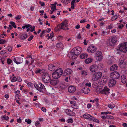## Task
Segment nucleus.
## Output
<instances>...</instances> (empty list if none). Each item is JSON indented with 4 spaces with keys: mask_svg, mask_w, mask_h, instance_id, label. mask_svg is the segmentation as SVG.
Masks as SVG:
<instances>
[{
    "mask_svg": "<svg viewBox=\"0 0 127 127\" xmlns=\"http://www.w3.org/2000/svg\"><path fill=\"white\" fill-rule=\"evenodd\" d=\"M65 112L69 116H73L75 115V113L70 109H66L65 110Z\"/></svg>",
    "mask_w": 127,
    "mask_h": 127,
    "instance_id": "nucleus-15",
    "label": "nucleus"
},
{
    "mask_svg": "<svg viewBox=\"0 0 127 127\" xmlns=\"http://www.w3.org/2000/svg\"><path fill=\"white\" fill-rule=\"evenodd\" d=\"M126 63L125 62L121 64H119L120 67L122 68H124L126 67Z\"/></svg>",
    "mask_w": 127,
    "mask_h": 127,
    "instance_id": "nucleus-29",
    "label": "nucleus"
},
{
    "mask_svg": "<svg viewBox=\"0 0 127 127\" xmlns=\"http://www.w3.org/2000/svg\"><path fill=\"white\" fill-rule=\"evenodd\" d=\"M63 72V71L62 69H58L52 73V76L54 79H58L61 76Z\"/></svg>",
    "mask_w": 127,
    "mask_h": 127,
    "instance_id": "nucleus-1",
    "label": "nucleus"
},
{
    "mask_svg": "<svg viewBox=\"0 0 127 127\" xmlns=\"http://www.w3.org/2000/svg\"><path fill=\"white\" fill-rule=\"evenodd\" d=\"M103 81L100 79V80H99V81L98 82V83L100 85H104V83H103Z\"/></svg>",
    "mask_w": 127,
    "mask_h": 127,
    "instance_id": "nucleus-41",
    "label": "nucleus"
},
{
    "mask_svg": "<svg viewBox=\"0 0 127 127\" xmlns=\"http://www.w3.org/2000/svg\"><path fill=\"white\" fill-rule=\"evenodd\" d=\"M19 38L21 40L25 39L28 37V35L25 33H20L19 35Z\"/></svg>",
    "mask_w": 127,
    "mask_h": 127,
    "instance_id": "nucleus-18",
    "label": "nucleus"
},
{
    "mask_svg": "<svg viewBox=\"0 0 127 127\" xmlns=\"http://www.w3.org/2000/svg\"><path fill=\"white\" fill-rule=\"evenodd\" d=\"M67 56L70 58L72 59H74L76 58L78 55L74 51L69 52Z\"/></svg>",
    "mask_w": 127,
    "mask_h": 127,
    "instance_id": "nucleus-10",
    "label": "nucleus"
},
{
    "mask_svg": "<svg viewBox=\"0 0 127 127\" xmlns=\"http://www.w3.org/2000/svg\"><path fill=\"white\" fill-rule=\"evenodd\" d=\"M71 106L72 108L74 109H77L79 108V107L77 106L76 104L74 105H72Z\"/></svg>",
    "mask_w": 127,
    "mask_h": 127,
    "instance_id": "nucleus-38",
    "label": "nucleus"
},
{
    "mask_svg": "<svg viewBox=\"0 0 127 127\" xmlns=\"http://www.w3.org/2000/svg\"><path fill=\"white\" fill-rule=\"evenodd\" d=\"M50 82L51 84L52 85L55 86L58 83V82L57 80H52L51 79Z\"/></svg>",
    "mask_w": 127,
    "mask_h": 127,
    "instance_id": "nucleus-25",
    "label": "nucleus"
},
{
    "mask_svg": "<svg viewBox=\"0 0 127 127\" xmlns=\"http://www.w3.org/2000/svg\"><path fill=\"white\" fill-rule=\"evenodd\" d=\"M21 18V15H18L17 16L15 17V19L16 20H20Z\"/></svg>",
    "mask_w": 127,
    "mask_h": 127,
    "instance_id": "nucleus-48",
    "label": "nucleus"
},
{
    "mask_svg": "<svg viewBox=\"0 0 127 127\" xmlns=\"http://www.w3.org/2000/svg\"><path fill=\"white\" fill-rule=\"evenodd\" d=\"M15 94L16 95H18L20 93V91L19 90H17L15 92Z\"/></svg>",
    "mask_w": 127,
    "mask_h": 127,
    "instance_id": "nucleus-62",
    "label": "nucleus"
},
{
    "mask_svg": "<svg viewBox=\"0 0 127 127\" xmlns=\"http://www.w3.org/2000/svg\"><path fill=\"white\" fill-rule=\"evenodd\" d=\"M98 67L96 65L94 64L91 66L90 69V71L92 72H95L97 69Z\"/></svg>",
    "mask_w": 127,
    "mask_h": 127,
    "instance_id": "nucleus-16",
    "label": "nucleus"
},
{
    "mask_svg": "<svg viewBox=\"0 0 127 127\" xmlns=\"http://www.w3.org/2000/svg\"><path fill=\"white\" fill-rule=\"evenodd\" d=\"M98 86V84L95 82H94L92 84V86L94 88H96Z\"/></svg>",
    "mask_w": 127,
    "mask_h": 127,
    "instance_id": "nucleus-33",
    "label": "nucleus"
},
{
    "mask_svg": "<svg viewBox=\"0 0 127 127\" xmlns=\"http://www.w3.org/2000/svg\"><path fill=\"white\" fill-rule=\"evenodd\" d=\"M41 70L40 69H38L35 71V72L36 74L40 73L41 74Z\"/></svg>",
    "mask_w": 127,
    "mask_h": 127,
    "instance_id": "nucleus-44",
    "label": "nucleus"
},
{
    "mask_svg": "<svg viewBox=\"0 0 127 127\" xmlns=\"http://www.w3.org/2000/svg\"><path fill=\"white\" fill-rule=\"evenodd\" d=\"M67 21L66 20H65L64 22L60 24L59 26L58 27V29H62L64 30H66L69 29L68 28L66 27L67 26Z\"/></svg>",
    "mask_w": 127,
    "mask_h": 127,
    "instance_id": "nucleus-6",
    "label": "nucleus"
},
{
    "mask_svg": "<svg viewBox=\"0 0 127 127\" xmlns=\"http://www.w3.org/2000/svg\"><path fill=\"white\" fill-rule=\"evenodd\" d=\"M32 84L31 83H28L27 85L28 86L30 87H31L32 86Z\"/></svg>",
    "mask_w": 127,
    "mask_h": 127,
    "instance_id": "nucleus-61",
    "label": "nucleus"
},
{
    "mask_svg": "<svg viewBox=\"0 0 127 127\" xmlns=\"http://www.w3.org/2000/svg\"><path fill=\"white\" fill-rule=\"evenodd\" d=\"M92 121H93L94 122L97 123H99V121L98 119L95 118L94 117L93 118V120Z\"/></svg>",
    "mask_w": 127,
    "mask_h": 127,
    "instance_id": "nucleus-50",
    "label": "nucleus"
},
{
    "mask_svg": "<svg viewBox=\"0 0 127 127\" xmlns=\"http://www.w3.org/2000/svg\"><path fill=\"white\" fill-rule=\"evenodd\" d=\"M6 41L2 39H0V44H4L5 43Z\"/></svg>",
    "mask_w": 127,
    "mask_h": 127,
    "instance_id": "nucleus-42",
    "label": "nucleus"
},
{
    "mask_svg": "<svg viewBox=\"0 0 127 127\" xmlns=\"http://www.w3.org/2000/svg\"><path fill=\"white\" fill-rule=\"evenodd\" d=\"M84 118L88 119V120L92 121L93 120L94 117L88 114H86L83 115Z\"/></svg>",
    "mask_w": 127,
    "mask_h": 127,
    "instance_id": "nucleus-14",
    "label": "nucleus"
},
{
    "mask_svg": "<svg viewBox=\"0 0 127 127\" xmlns=\"http://www.w3.org/2000/svg\"><path fill=\"white\" fill-rule=\"evenodd\" d=\"M17 59L18 63L17 64H21L23 61V58L20 57H17Z\"/></svg>",
    "mask_w": 127,
    "mask_h": 127,
    "instance_id": "nucleus-28",
    "label": "nucleus"
},
{
    "mask_svg": "<svg viewBox=\"0 0 127 127\" xmlns=\"http://www.w3.org/2000/svg\"><path fill=\"white\" fill-rule=\"evenodd\" d=\"M127 42H125L121 44H120L119 47V50L123 52H126L127 50Z\"/></svg>",
    "mask_w": 127,
    "mask_h": 127,
    "instance_id": "nucleus-7",
    "label": "nucleus"
},
{
    "mask_svg": "<svg viewBox=\"0 0 127 127\" xmlns=\"http://www.w3.org/2000/svg\"><path fill=\"white\" fill-rule=\"evenodd\" d=\"M97 49L94 46H90L88 48L87 51L90 53H93L95 52Z\"/></svg>",
    "mask_w": 127,
    "mask_h": 127,
    "instance_id": "nucleus-12",
    "label": "nucleus"
},
{
    "mask_svg": "<svg viewBox=\"0 0 127 127\" xmlns=\"http://www.w3.org/2000/svg\"><path fill=\"white\" fill-rule=\"evenodd\" d=\"M82 92L84 94H88L90 92V90L87 86L83 87L82 89Z\"/></svg>",
    "mask_w": 127,
    "mask_h": 127,
    "instance_id": "nucleus-20",
    "label": "nucleus"
},
{
    "mask_svg": "<svg viewBox=\"0 0 127 127\" xmlns=\"http://www.w3.org/2000/svg\"><path fill=\"white\" fill-rule=\"evenodd\" d=\"M33 37V35H31L30 37L28 39V40L29 41H30L32 40Z\"/></svg>",
    "mask_w": 127,
    "mask_h": 127,
    "instance_id": "nucleus-56",
    "label": "nucleus"
},
{
    "mask_svg": "<svg viewBox=\"0 0 127 127\" xmlns=\"http://www.w3.org/2000/svg\"><path fill=\"white\" fill-rule=\"evenodd\" d=\"M73 49L74 52L77 55H79L82 51V48L80 47H75Z\"/></svg>",
    "mask_w": 127,
    "mask_h": 127,
    "instance_id": "nucleus-13",
    "label": "nucleus"
},
{
    "mask_svg": "<svg viewBox=\"0 0 127 127\" xmlns=\"http://www.w3.org/2000/svg\"><path fill=\"white\" fill-rule=\"evenodd\" d=\"M41 110L42 111L44 112H46V109L44 107H42Z\"/></svg>",
    "mask_w": 127,
    "mask_h": 127,
    "instance_id": "nucleus-58",
    "label": "nucleus"
},
{
    "mask_svg": "<svg viewBox=\"0 0 127 127\" xmlns=\"http://www.w3.org/2000/svg\"><path fill=\"white\" fill-rule=\"evenodd\" d=\"M111 41L108 40L107 44L108 46L111 48L114 45V44L116 42L117 40V37L115 36H111Z\"/></svg>",
    "mask_w": 127,
    "mask_h": 127,
    "instance_id": "nucleus-3",
    "label": "nucleus"
},
{
    "mask_svg": "<svg viewBox=\"0 0 127 127\" xmlns=\"http://www.w3.org/2000/svg\"><path fill=\"white\" fill-rule=\"evenodd\" d=\"M85 85L86 86L90 87L91 86V84L90 82L87 83L85 84Z\"/></svg>",
    "mask_w": 127,
    "mask_h": 127,
    "instance_id": "nucleus-60",
    "label": "nucleus"
},
{
    "mask_svg": "<svg viewBox=\"0 0 127 127\" xmlns=\"http://www.w3.org/2000/svg\"><path fill=\"white\" fill-rule=\"evenodd\" d=\"M121 80L122 82L124 84L127 81V79H126V76L125 75H123L121 76Z\"/></svg>",
    "mask_w": 127,
    "mask_h": 127,
    "instance_id": "nucleus-24",
    "label": "nucleus"
},
{
    "mask_svg": "<svg viewBox=\"0 0 127 127\" xmlns=\"http://www.w3.org/2000/svg\"><path fill=\"white\" fill-rule=\"evenodd\" d=\"M39 3L40 4L41 6H44L45 5V3L43 2H41L40 1L39 2Z\"/></svg>",
    "mask_w": 127,
    "mask_h": 127,
    "instance_id": "nucleus-63",
    "label": "nucleus"
},
{
    "mask_svg": "<svg viewBox=\"0 0 127 127\" xmlns=\"http://www.w3.org/2000/svg\"><path fill=\"white\" fill-rule=\"evenodd\" d=\"M73 122V120L71 118L68 119L67 121V122L69 123H72Z\"/></svg>",
    "mask_w": 127,
    "mask_h": 127,
    "instance_id": "nucleus-43",
    "label": "nucleus"
},
{
    "mask_svg": "<svg viewBox=\"0 0 127 127\" xmlns=\"http://www.w3.org/2000/svg\"><path fill=\"white\" fill-rule=\"evenodd\" d=\"M1 118L2 120H5L7 121L9 119V117L6 115H3L1 116Z\"/></svg>",
    "mask_w": 127,
    "mask_h": 127,
    "instance_id": "nucleus-31",
    "label": "nucleus"
},
{
    "mask_svg": "<svg viewBox=\"0 0 127 127\" xmlns=\"http://www.w3.org/2000/svg\"><path fill=\"white\" fill-rule=\"evenodd\" d=\"M118 68V66L116 64H114L112 65L110 68V70L111 71H113L117 70Z\"/></svg>",
    "mask_w": 127,
    "mask_h": 127,
    "instance_id": "nucleus-23",
    "label": "nucleus"
},
{
    "mask_svg": "<svg viewBox=\"0 0 127 127\" xmlns=\"http://www.w3.org/2000/svg\"><path fill=\"white\" fill-rule=\"evenodd\" d=\"M88 57V55L86 53H82L80 55V58L82 59H85L86 58Z\"/></svg>",
    "mask_w": 127,
    "mask_h": 127,
    "instance_id": "nucleus-26",
    "label": "nucleus"
},
{
    "mask_svg": "<svg viewBox=\"0 0 127 127\" xmlns=\"http://www.w3.org/2000/svg\"><path fill=\"white\" fill-rule=\"evenodd\" d=\"M110 90L106 86H105L104 89L100 91L101 94L107 95L110 93Z\"/></svg>",
    "mask_w": 127,
    "mask_h": 127,
    "instance_id": "nucleus-11",
    "label": "nucleus"
},
{
    "mask_svg": "<svg viewBox=\"0 0 127 127\" xmlns=\"http://www.w3.org/2000/svg\"><path fill=\"white\" fill-rule=\"evenodd\" d=\"M76 89V88L72 86H69L68 88V91L70 93L74 92L75 91Z\"/></svg>",
    "mask_w": 127,
    "mask_h": 127,
    "instance_id": "nucleus-22",
    "label": "nucleus"
},
{
    "mask_svg": "<svg viewBox=\"0 0 127 127\" xmlns=\"http://www.w3.org/2000/svg\"><path fill=\"white\" fill-rule=\"evenodd\" d=\"M93 59L92 58H89L86 59L85 61V63L86 64H89L92 62Z\"/></svg>",
    "mask_w": 127,
    "mask_h": 127,
    "instance_id": "nucleus-27",
    "label": "nucleus"
},
{
    "mask_svg": "<svg viewBox=\"0 0 127 127\" xmlns=\"http://www.w3.org/2000/svg\"><path fill=\"white\" fill-rule=\"evenodd\" d=\"M125 59L123 57H121L119 60V64H121L125 62H126V61H125Z\"/></svg>",
    "mask_w": 127,
    "mask_h": 127,
    "instance_id": "nucleus-34",
    "label": "nucleus"
},
{
    "mask_svg": "<svg viewBox=\"0 0 127 127\" xmlns=\"http://www.w3.org/2000/svg\"><path fill=\"white\" fill-rule=\"evenodd\" d=\"M112 28V26L111 24L109 25L107 27V28L108 29H111Z\"/></svg>",
    "mask_w": 127,
    "mask_h": 127,
    "instance_id": "nucleus-59",
    "label": "nucleus"
},
{
    "mask_svg": "<svg viewBox=\"0 0 127 127\" xmlns=\"http://www.w3.org/2000/svg\"><path fill=\"white\" fill-rule=\"evenodd\" d=\"M17 79L18 81L19 82H22V80L21 77H19V78H18V77Z\"/></svg>",
    "mask_w": 127,
    "mask_h": 127,
    "instance_id": "nucleus-64",
    "label": "nucleus"
},
{
    "mask_svg": "<svg viewBox=\"0 0 127 127\" xmlns=\"http://www.w3.org/2000/svg\"><path fill=\"white\" fill-rule=\"evenodd\" d=\"M72 71V70L71 69L69 68H67L64 71L63 75L66 76L67 75H69L71 73Z\"/></svg>",
    "mask_w": 127,
    "mask_h": 127,
    "instance_id": "nucleus-19",
    "label": "nucleus"
},
{
    "mask_svg": "<svg viewBox=\"0 0 127 127\" xmlns=\"http://www.w3.org/2000/svg\"><path fill=\"white\" fill-rule=\"evenodd\" d=\"M63 36L61 35H59L57 37L58 39V40L60 41L63 39Z\"/></svg>",
    "mask_w": 127,
    "mask_h": 127,
    "instance_id": "nucleus-46",
    "label": "nucleus"
},
{
    "mask_svg": "<svg viewBox=\"0 0 127 127\" xmlns=\"http://www.w3.org/2000/svg\"><path fill=\"white\" fill-rule=\"evenodd\" d=\"M110 75L111 78L115 79H118L120 77L119 73L117 71L112 72L110 74Z\"/></svg>",
    "mask_w": 127,
    "mask_h": 127,
    "instance_id": "nucleus-9",
    "label": "nucleus"
},
{
    "mask_svg": "<svg viewBox=\"0 0 127 127\" xmlns=\"http://www.w3.org/2000/svg\"><path fill=\"white\" fill-rule=\"evenodd\" d=\"M108 107L112 109L114 108L115 107V105L113 104H109L108 105Z\"/></svg>",
    "mask_w": 127,
    "mask_h": 127,
    "instance_id": "nucleus-36",
    "label": "nucleus"
},
{
    "mask_svg": "<svg viewBox=\"0 0 127 127\" xmlns=\"http://www.w3.org/2000/svg\"><path fill=\"white\" fill-rule=\"evenodd\" d=\"M26 122H27L28 124H31V120L30 119H27L25 120Z\"/></svg>",
    "mask_w": 127,
    "mask_h": 127,
    "instance_id": "nucleus-40",
    "label": "nucleus"
},
{
    "mask_svg": "<svg viewBox=\"0 0 127 127\" xmlns=\"http://www.w3.org/2000/svg\"><path fill=\"white\" fill-rule=\"evenodd\" d=\"M87 71L83 70L82 72L81 75L82 76H85L87 75Z\"/></svg>",
    "mask_w": 127,
    "mask_h": 127,
    "instance_id": "nucleus-30",
    "label": "nucleus"
},
{
    "mask_svg": "<svg viewBox=\"0 0 127 127\" xmlns=\"http://www.w3.org/2000/svg\"><path fill=\"white\" fill-rule=\"evenodd\" d=\"M116 83V81L115 80L111 79L110 80L109 82V86L111 87L115 85Z\"/></svg>",
    "mask_w": 127,
    "mask_h": 127,
    "instance_id": "nucleus-21",
    "label": "nucleus"
},
{
    "mask_svg": "<svg viewBox=\"0 0 127 127\" xmlns=\"http://www.w3.org/2000/svg\"><path fill=\"white\" fill-rule=\"evenodd\" d=\"M17 80V79L16 77L15 76H14L12 79L11 81L12 82H14L16 81Z\"/></svg>",
    "mask_w": 127,
    "mask_h": 127,
    "instance_id": "nucleus-49",
    "label": "nucleus"
},
{
    "mask_svg": "<svg viewBox=\"0 0 127 127\" xmlns=\"http://www.w3.org/2000/svg\"><path fill=\"white\" fill-rule=\"evenodd\" d=\"M12 62V60L10 58H8L7 59V62L8 64H10Z\"/></svg>",
    "mask_w": 127,
    "mask_h": 127,
    "instance_id": "nucleus-37",
    "label": "nucleus"
},
{
    "mask_svg": "<svg viewBox=\"0 0 127 127\" xmlns=\"http://www.w3.org/2000/svg\"><path fill=\"white\" fill-rule=\"evenodd\" d=\"M46 72H47L45 71V70L44 69H43L41 70V74H42V76L43 74H44Z\"/></svg>",
    "mask_w": 127,
    "mask_h": 127,
    "instance_id": "nucleus-51",
    "label": "nucleus"
},
{
    "mask_svg": "<svg viewBox=\"0 0 127 127\" xmlns=\"http://www.w3.org/2000/svg\"><path fill=\"white\" fill-rule=\"evenodd\" d=\"M76 0H72L71 2V8L72 9H74V4Z\"/></svg>",
    "mask_w": 127,
    "mask_h": 127,
    "instance_id": "nucleus-32",
    "label": "nucleus"
},
{
    "mask_svg": "<svg viewBox=\"0 0 127 127\" xmlns=\"http://www.w3.org/2000/svg\"><path fill=\"white\" fill-rule=\"evenodd\" d=\"M42 81L44 83H48L51 80V75L48 72H46L42 75Z\"/></svg>",
    "mask_w": 127,
    "mask_h": 127,
    "instance_id": "nucleus-2",
    "label": "nucleus"
},
{
    "mask_svg": "<svg viewBox=\"0 0 127 127\" xmlns=\"http://www.w3.org/2000/svg\"><path fill=\"white\" fill-rule=\"evenodd\" d=\"M17 57L16 58H14L13 59L14 62L16 64H17L18 63L17 61Z\"/></svg>",
    "mask_w": 127,
    "mask_h": 127,
    "instance_id": "nucleus-57",
    "label": "nucleus"
},
{
    "mask_svg": "<svg viewBox=\"0 0 127 127\" xmlns=\"http://www.w3.org/2000/svg\"><path fill=\"white\" fill-rule=\"evenodd\" d=\"M105 117L106 118V119H112L113 118V117L109 115H106L105 116Z\"/></svg>",
    "mask_w": 127,
    "mask_h": 127,
    "instance_id": "nucleus-45",
    "label": "nucleus"
},
{
    "mask_svg": "<svg viewBox=\"0 0 127 127\" xmlns=\"http://www.w3.org/2000/svg\"><path fill=\"white\" fill-rule=\"evenodd\" d=\"M38 85L37 84H34V86L37 90L41 92H42L43 91L42 89H44L45 88L44 85L41 83H39L38 84Z\"/></svg>",
    "mask_w": 127,
    "mask_h": 127,
    "instance_id": "nucleus-8",
    "label": "nucleus"
},
{
    "mask_svg": "<svg viewBox=\"0 0 127 127\" xmlns=\"http://www.w3.org/2000/svg\"><path fill=\"white\" fill-rule=\"evenodd\" d=\"M102 75V73L101 72H98L95 73L93 75L92 79L94 81H96L101 79Z\"/></svg>",
    "mask_w": 127,
    "mask_h": 127,
    "instance_id": "nucleus-4",
    "label": "nucleus"
},
{
    "mask_svg": "<svg viewBox=\"0 0 127 127\" xmlns=\"http://www.w3.org/2000/svg\"><path fill=\"white\" fill-rule=\"evenodd\" d=\"M6 52V51L5 50H3L1 51L0 52V54H5Z\"/></svg>",
    "mask_w": 127,
    "mask_h": 127,
    "instance_id": "nucleus-55",
    "label": "nucleus"
},
{
    "mask_svg": "<svg viewBox=\"0 0 127 127\" xmlns=\"http://www.w3.org/2000/svg\"><path fill=\"white\" fill-rule=\"evenodd\" d=\"M59 68V64L58 63L54 64H50L48 66V69L52 71L56 70Z\"/></svg>",
    "mask_w": 127,
    "mask_h": 127,
    "instance_id": "nucleus-5",
    "label": "nucleus"
},
{
    "mask_svg": "<svg viewBox=\"0 0 127 127\" xmlns=\"http://www.w3.org/2000/svg\"><path fill=\"white\" fill-rule=\"evenodd\" d=\"M70 103L72 104V105H74L76 104V102L74 101H71L70 102Z\"/></svg>",
    "mask_w": 127,
    "mask_h": 127,
    "instance_id": "nucleus-54",
    "label": "nucleus"
},
{
    "mask_svg": "<svg viewBox=\"0 0 127 127\" xmlns=\"http://www.w3.org/2000/svg\"><path fill=\"white\" fill-rule=\"evenodd\" d=\"M7 50L9 52H11L12 51V48L11 46H9L7 47Z\"/></svg>",
    "mask_w": 127,
    "mask_h": 127,
    "instance_id": "nucleus-53",
    "label": "nucleus"
},
{
    "mask_svg": "<svg viewBox=\"0 0 127 127\" xmlns=\"http://www.w3.org/2000/svg\"><path fill=\"white\" fill-rule=\"evenodd\" d=\"M30 28L31 29L30 30L31 32H32L33 31L35 30V27L34 26H31L30 27Z\"/></svg>",
    "mask_w": 127,
    "mask_h": 127,
    "instance_id": "nucleus-52",
    "label": "nucleus"
},
{
    "mask_svg": "<svg viewBox=\"0 0 127 127\" xmlns=\"http://www.w3.org/2000/svg\"><path fill=\"white\" fill-rule=\"evenodd\" d=\"M95 54L96 57H98V60L99 61H100L102 59L103 57L102 56V54L101 51H97L95 53Z\"/></svg>",
    "mask_w": 127,
    "mask_h": 127,
    "instance_id": "nucleus-17",
    "label": "nucleus"
},
{
    "mask_svg": "<svg viewBox=\"0 0 127 127\" xmlns=\"http://www.w3.org/2000/svg\"><path fill=\"white\" fill-rule=\"evenodd\" d=\"M113 62L111 59H109L107 61V63L109 64H112Z\"/></svg>",
    "mask_w": 127,
    "mask_h": 127,
    "instance_id": "nucleus-47",
    "label": "nucleus"
},
{
    "mask_svg": "<svg viewBox=\"0 0 127 127\" xmlns=\"http://www.w3.org/2000/svg\"><path fill=\"white\" fill-rule=\"evenodd\" d=\"M63 46V44L62 43H58L56 45V46L57 48H60Z\"/></svg>",
    "mask_w": 127,
    "mask_h": 127,
    "instance_id": "nucleus-35",
    "label": "nucleus"
},
{
    "mask_svg": "<svg viewBox=\"0 0 127 127\" xmlns=\"http://www.w3.org/2000/svg\"><path fill=\"white\" fill-rule=\"evenodd\" d=\"M10 24H11V25L14 28H16V26L15 25V23L13 22H10Z\"/></svg>",
    "mask_w": 127,
    "mask_h": 127,
    "instance_id": "nucleus-39",
    "label": "nucleus"
}]
</instances>
